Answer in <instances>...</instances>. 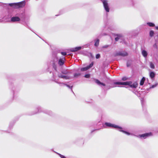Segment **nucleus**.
<instances>
[{
  "label": "nucleus",
  "instance_id": "26",
  "mask_svg": "<svg viewBox=\"0 0 158 158\" xmlns=\"http://www.w3.org/2000/svg\"><path fill=\"white\" fill-rule=\"evenodd\" d=\"M90 77V75L89 74H86L85 76V77L86 78H89Z\"/></svg>",
  "mask_w": 158,
  "mask_h": 158
},
{
  "label": "nucleus",
  "instance_id": "12",
  "mask_svg": "<svg viewBox=\"0 0 158 158\" xmlns=\"http://www.w3.org/2000/svg\"><path fill=\"white\" fill-rule=\"evenodd\" d=\"M142 55L144 57H146L148 55V53L146 51L143 50L142 52Z\"/></svg>",
  "mask_w": 158,
  "mask_h": 158
},
{
  "label": "nucleus",
  "instance_id": "1",
  "mask_svg": "<svg viewBox=\"0 0 158 158\" xmlns=\"http://www.w3.org/2000/svg\"><path fill=\"white\" fill-rule=\"evenodd\" d=\"M132 82L131 81H127L125 82H117L114 83V84L117 85H128L129 86L133 88H135L138 86V83L136 82H134L133 84H132Z\"/></svg>",
  "mask_w": 158,
  "mask_h": 158
},
{
  "label": "nucleus",
  "instance_id": "13",
  "mask_svg": "<svg viewBox=\"0 0 158 158\" xmlns=\"http://www.w3.org/2000/svg\"><path fill=\"white\" fill-rule=\"evenodd\" d=\"M64 63V60L62 59H59L58 64L60 65H62Z\"/></svg>",
  "mask_w": 158,
  "mask_h": 158
},
{
  "label": "nucleus",
  "instance_id": "9",
  "mask_svg": "<svg viewBox=\"0 0 158 158\" xmlns=\"http://www.w3.org/2000/svg\"><path fill=\"white\" fill-rule=\"evenodd\" d=\"M95 82L98 85H102L103 86H105V85L102 82H101L99 80L97 79H95Z\"/></svg>",
  "mask_w": 158,
  "mask_h": 158
},
{
  "label": "nucleus",
  "instance_id": "2",
  "mask_svg": "<svg viewBox=\"0 0 158 158\" xmlns=\"http://www.w3.org/2000/svg\"><path fill=\"white\" fill-rule=\"evenodd\" d=\"M105 124L107 126L114 128H115L116 129H118L120 131H122L124 133H125L126 134H127V135H129L130 134L129 133L122 130V128L121 127H119L118 126L114 124H112L110 123H105Z\"/></svg>",
  "mask_w": 158,
  "mask_h": 158
},
{
  "label": "nucleus",
  "instance_id": "19",
  "mask_svg": "<svg viewBox=\"0 0 158 158\" xmlns=\"http://www.w3.org/2000/svg\"><path fill=\"white\" fill-rule=\"evenodd\" d=\"M88 69V67L87 66L81 69V71H86Z\"/></svg>",
  "mask_w": 158,
  "mask_h": 158
},
{
  "label": "nucleus",
  "instance_id": "23",
  "mask_svg": "<svg viewBox=\"0 0 158 158\" xmlns=\"http://www.w3.org/2000/svg\"><path fill=\"white\" fill-rule=\"evenodd\" d=\"M93 65V62H92L91 63L89 66H87L88 68V69H89L90 68L92 67V66Z\"/></svg>",
  "mask_w": 158,
  "mask_h": 158
},
{
  "label": "nucleus",
  "instance_id": "25",
  "mask_svg": "<svg viewBox=\"0 0 158 158\" xmlns=\"http://www.w3.org/2000/svg\"><path fill=\"white\" fill-rule=\"evenodd\" d=\"M100 57V55L99 54H97L96 56V59H98Z\"/></svg>",
  "mask_w": 158,
  "mask_h": 158
},
{
  "label": "nucleus",
  "instance_id": "8",
  "mask_svg": "<svg viewBox=\"0 0 158 158\" xmlns=\"http://www.w3.org/2000/svg\"><path fill=\"white\" fill-rule=\"evenodd\" d=\"M20 20V18L18 17H13L11 19V21L12 22L19 21Z\"/></svg>",
  "mask_w": 158,
  "mask_h": 158
},
{
  "label": "nucleus",
  "instance_id": "21",
  "mask_svg": "<svg viewBox=\"0 0 158 158\" xmlns=\"http://www.w3.org/2000/svg\"><path fill=\"white\" fill-rule=\"evenodd\" d=\"M154 34V31H150V36L151 37H152L153 36Z\"/></svg>",
  "mask_w": 158,
  "mask_h": 158
},
{
  "label": "nucleus",
  "instance_id": "15",
  "mask_svg": "<svg viewBox=\"0 0 158 158\" xmlns=\"http://www.w3.org/2000/svg\"><path fill=\"white\" fill-rule=\"evenodd\" d=\"M145 80V79L144 77H143L140 81V85H142L143 84Z\"/></svg>",
  "mask_w": 158,
  "mask_h": 158
},
{
  "label": "nucleus",
  "instance_id": "3",
  "mask_svg": "<svg viewBox=\"0 0 158 158\" xmlns=\"http://www.w3.org/2000/svg\"><path fill=\"white\" fill-rule=\"evenodd\" d=\"M25 2H22L19 3H15L9 4V5L15 8L23 7L25 5Z\"/></svg>",
  "mask_w": 158,
  "mask_h": 158
},
{
  "label": "nucleus",
  "instance_id": "32",
  "mask_svg": "<svg viewBox=\"0 0 158 158\" xmlns=\"http://www.w3.org/2000/svg\"><path fill=\"white\" fill-rule=\"evenodd\" d=\"M155 28L156 29L158 30V26L156 27Z\"/></svg>",
  "mask_w": 158,
  "mask_h": 158
},
{
  "label": "nucleus",
  "instance_id": "10",
  "mask_svg": "<svg viewBox=\"0 0 158 158\" xmlns=\"http://www.w3.org/2000/svg\"><path fill=\"white\" fill-rule=\"evenodd\" d=\"M117 37L115 38V40L116 41H118L120 39H121L122 37V35L121 34H117L116 35Z\"/></svg>",
  "mask_w": 158,
  "mask_h": 158
},
{
  "label": "nucleus",
  "instance_id": "18",
  "mask_svg": "<svg viewBox=\"0 0 158 158\" xmlns=\"http://www.w3.org/2000/svg\"><path fill=\"white\" fill-rule=\"evenodd\" d=\"M99 40H98V39L97 40L95 43V44H94V45L95 46L97 47V46H98V45H99Z\"/></svg>",
  "mask_w": 158,
  "mask_h": 158
},
{
  "label": "nucleus",
  "instance_id": "31",
  "mask_svg": "<svg viewBox=\"0 0 158 158\" xmlns=\"http://www.w3.org/2000/svg\"><path fill=\"white\" fill-rule=\"evenodd\" d=\"M153 46L154 47H156V44H154V45H153Z\"/></svg>",
  "mask_w": 158,
  "mask_h": 158
},
{
  "label": "nucleus",
  "instance_id": "4",
  "mask_svg": "<svg viewBox=\"0 0 158 158\" xmlns=\"http://www.w3.org/2000/svg\"><path fill=\"white\" fill-rule=\"evenodd\" d=\"M102 2L105 10L106 12H109V8L108 7L107 1L106 0H103Z\"/></svg>",
  "mask_w": 158,
  "mask_h": 158
},
{
  "label": "nucleus",
  "instance_id": "27",
  "mask_svg": "<svg viewBox=\"0 0 158 158\" xmlns=\"http://www.w3.org/2000/svg\"><path fill=\"white\" fill-rule=\"evenodd\" d=\"M80 75V73H75L74 75L75 77H77Z\"/></svg>",
  "mask_w": 158,
  "mask_h": 158
},
{
  "label": "nucleus",
  "instance_id": "16",
  "mask_svg": "<svg viewBox=\"0 0 158 158\" xmlns=\"http://www.w3.org/2000/svg\"><path fill=\"white\" fill-rule=\"evenodd\" d=\"M150 67L152 69H154L155 68V65L152 62H149Z\"/></svg>",
  "mask_w": 158,
  "mask_h": 158
},
{
  "label": "nucleus",
  "instance_id": "7",
  "mask_svg": "<svg viewBox=\"0 0 158 158\" xmlns=\"http://www.w3.org/2000/svg\"><path fill=\"white\" fill-rule=\"evenodd\" d=\"M81 47H76L75 48L70 49V51L72 52H75L81 50Z\"/></svg>",
  "mask_w": 158,
  "mask_h": 158
},
{
  "label": "nucleus",
  "instance_id": "11",
  "mask_svg": "<svg viewBox=\"0 0 158 158\" xmlns=\"http://www.w3.org/2000/svg\"><path fill=\"white\" fill-rule=\"evenodd\" d=\"M58 77L60 78H62L65 79H69V77L67 76L59 75Z\"/></svg>",
  "mask_w": 158,
  "mask_h": 158
},
{
  "label": "nucleus",
  "instance_id": "29",
  "mask_svg": "<svg viewBox=\"0 0 158 158\" xmlns=\"http://www.w3.org/2000/svg\"><path fill=\"white\" fill-rule=\"evenodd\" d=\"M61 54L63 56H65L66 54V53L65 52H61Z\"/></svg>",
  "mask_w": 158,
  "mask_h": 158
},
{
  "label": "nucleus",
  "instance_id": "28",
  "mask_svg": "<svg viewBox=\"0 0 158 158\" xmlns=\"http://www.w3.org/2000/svg\"><path fill=\"white\" fill-rule=\"evenodd\" d=\"M157 85V84H156L154 85H152V86L151 87V88H154L155 87H156Z\"/></svg>",
  "mask_w": 158,
  "mask_h": 158
},
{
  "label": "nucleus",
  "instance_id": "24",
  "mask_svg": "<svg viewBox=\"0 0 158 158\" xmlns=\"http://www.w3.org/2000/svg\"><path fill=\"white\" fill-rule=\"evenodd\" d=\"M57 153L60 156L61 158H66L64 156L61 155V154Z\"/></svg>",
  "mask_w": 158,
  "mask_h": 158
},
{
  "label": "nucleus",
  "instance_id": "22",
  "mask_svg": "<svg viewBox=\"0 0 158 158\" xmlns=\"http://www.w3.org/2000/svg\"><path fill=\"white\" fill-rule=\"evenodd\" d=\"M128 78L126 77H123L122 79V80L123 81H125L127 80H128Z\"/></svg>",
  "mask_w": 158,
  "mask_h": 158
},
{
  "label": "nucleus",
  "instance_id": "14",
  "mask_svg": "<svg viewBox=\"0 0 158 158\" xmlns=\"http://www.w3.org/2000/svg\"><path fill=\"white\" fill-rule=\"evenodd\" d=\"M155 73L153 72H151L150 73V77L152 79L153 78L155 77Z\"/></svg>",
  "mask_w": 158,
  "mask_h": 158
},
{
  "label": "nucleus",
  "instance_id": "5",
  "mask_svg": "<svg viewBox=\"0 0 158 158\" xmlns=\"http://www.w3.org/2000/svg\"><path fill=\"white\" fill-rule=\"evenodd\" d=\"M127 53L125 52H120L117 53L115 54V56H127Z\"/></svg>",
  "mask_w": 158,
  "mask_h": 158
},
{
  "label": "nucleus",
  "instance_id": "6",
  "mask_svg": "<svg viewBox=\"0 0 158 158\" xmlns=\"http://www.w3.org/2000/svg\"><path fill=\"white\" fill-rule=\"evenodd\" d=\"M152 135L151 133H146L140 135V137H143V139H146L148 137L151 136Z\"/></svg>",
  "mask_w": 158,
  "mask_h": 158
},
{
  "label": "nucleus",
  "instance_id": "30",
  "mask_svg": "<svg viewBox=\"0 0 158 158\" xmlns=\"http://www.w3.org/2000/svg\"><path fill=\"white\" fill-rule=\"evenodd\" d=\"M108 47V45H105L102 47V48H107Z\"/></svg>",
  "mask_w": 158,
  "mask_h": 158
},
{
  "label": "nucleus",
  "instance_id": "17",
  "mask_svg": "<svg viewBox=\"0 0 158 158\" xmlns=\"http://www.w3.org/2000/svg\"><path fill=\"white\" fill-rule=\"evenodd\" d=\"M56 82L57 83H58V84H61L60 85H66L67 87H69V88H72V86H70L69 85H67V84H64L63 83H59V82H57V81H56Z\"/></svg>",
  "mask_w": 158,
  "mask_h": 158
},
{
  "label": "nucleus",
  "instance_id": "20",
  "mask_svg": "<svg viewBox=\"0 0 158 158\" xmlns=\"http://www.w3.org/2000/svg\"><path fill=\"white\" fill-rule=\"evenodd\" d=\"M147 24L150 27H154L155 26L154 24L152 23H148Z\"/></svg>",
  "mask_w": 158,
  "mask_h": 158
}]
</instances>
